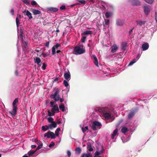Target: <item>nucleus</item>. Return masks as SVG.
Segmentation results:
<instances>
[{
    "instance_id": "obj_1",
    "label": "nucleus",
    "mask_w": 157,
    "mask_h": 157,
    "mask_svg": "<svg viewBox=\"0 0 157 157\" xmlns=\"http://www.w3.org/2000/svg\"><path fill=\"white\" fill-rule=\"evenodd\" d=\"M16 25L17 28V34H18V41L21 40L22 42V46L23 48V51L24 52L27 51L28 49V43L26 41L24 42L22 36V31L21 29V28L19 30L18 29V27L20 25V20L18 18V17H17L16 18ZM17 49L18 52H19V50L18 48V43H17Z\"/></svg>"
},
{
    "instance_id": "obj_2",
    "label": "nucleus",
    "mask_w": 157,
    "mask_h": 157,
    "mask_svg": "<svg viewBox=\"0 0 157 157\" xmlns=\"http://www.w3.org/2000/svg\"><path fill=\"white\" fill-rule=\"evenodd\" d=\"M97 110L101 113L103 117L105 119H108L111 118L110 110L108 107H99Z\"/></svg>"
},
{
    "instance_id": "obj_3",
    "label": "nucleus",
    "mask_w": 157,
    "mask_h": 157,
    "mask_svg": "<svg viewBox=\"0 0 157 157\" xmlns=\"http://www.w3.org/2000/svg\"><path fill=\"white\" fill-rule=\"evenodd\" d=\"M85 49L83 46L80 45L75 47L73 49V54L75 55H81L85 52Z\"/></svg>"
},
{
    "instance_id": "obj_4",
    "label": "nucleus",
    "mask_w": 157,
    "mask_h": 157,
    "mask_svg": "<svg viewBox=\"0 0 157 157\" xmlns=\"http://www.w3.org/2000/svg\"><path fill=\"white\" fill-rule=\"evenodd\" d=\"M54 91V93L50 95V97L51 98L53 99L55 102H56L59 100L60 98L59 89L58 88H55Z\"/></svg>"
},
{
    "instance_id": "obj_5",
    "label": "nucleus",
    "mask_w": 157,
    "mask_h": 157,
    "mask_svg": "<svg viewBox=\"0 0 157 157\" xmlns=\"http://www.w3.org/2000/svg\"><path fill=\"white\" fill-rule=\"evenodd\" d=\"M91 126L92 129L94 130H98L101 128V124L98 121H93Z\"/></svg>"
},
{
    "instance_id": "obj_6",
    "label": "nucleus",
    "mask_w": 157,
    "mask_h": 157,
    "mask_svg": "<svg viewBox=\"0 0 157 157\" xmlns=\"http://www.w3.org/2000/svg\"><path fill=\"white\" fill-rule=\"evenodd\" d=\"M138 110V109L137 108L132 109L131 110L128 115V119H130L132 118Z\"/></svg>"
},
{
    "instance_id": "obj_7",
    "label": "nucleus",
    "mask_w": 157,
    "mask_h": 157,
    "mask_svg": "<svg viewBox=\"0 0 157 157\" xmlns=\"http://www.w3.org/2000/svg\"><path fill=\"white\" fill-rule=\"evenodd\" d=\"M44 137H47L48 138H51L52 139H54L55 137V135L54 133L52 132L48 131L44 134Z\"/></svg>"
},
{
    "instance_id": "obj_8",
    "label": "nucleus",
    "mask_w": 157,
    "mask_h": 157,
    "mask_svg": "<svg viewBox=\"0 0 157 157\" xmlns=\"http://www.w3.org/2000/svg\"><path fill=\"white\" fill-rule=\"evenodd\" d=\"M51 111L52 113V116L55 115L56 113H58L59 111V109L58 105H55L52 107Z\"/></svg>"
},
{
    "instance_id": "obj_9",
    "label": "nucleus",
    "mask_w": 157,
    "mask_h": 157,
    "mask_svg": "<svg viewBox=\"0 0 157 157\" xmlns=\"http://www.w3.org/2000/svg\"><path fill=\"white\" fill-rule=\"evenodd\" d=\"M60 45L59 44L56 43L54 45L52 48V54L54 55L56 53V50L59 49L60 47Z\"/></svg>"
},
{
    "instance_id": "obj_10",
    "label": "nucleus",
    "mask_w": 157,
    "mask_h": 157,
    "mask_svg": "<svg viewBox=\"0 0 157 157\" xmlns=\"http://www.w3.org/2000/svg\"><path fill=\"white\" fill-rule=\"evenodd\" d=\"M128 1L134 6H140L141 5V2L139 0H128Z\"/></svg>"
},
{
    "instance_id": "obj_11",
    "label": "nucleus",
    "mask_w": 157,
    "mask_h": 157,
    "mask_svg": "<svg viewBox=\"0 0 157 157\" xmlns=\"http://www.w3.org/2000/svg\"><path fill=\"white\" fill-rule=\"evenodd\" d=\"M144 13L146 15H148L151 10V7L148 6H145L143 7Z\"/></svg>"
},
{
    "instance_id": "obj_12",
    "label": "nucleus",
    "mask_w": 157,
    "mask_h": 157,
    "mask_svg": "<svg viewBox=\"0 0 157 157\" xmlns=\"http://www.w3.org/2000/svg\"><path fill=\"white\" fill-rule=\"evenodd\" d=\"M17 107H13V110L12 111L9 112L12 116H14L16 115L17 113Z\"/></svg>"
},
{
    "instance_id": "obj_13",
    "label": "nucleus",
    "mask_w": 157,
    "mask_h": 157,
    "mask_svg": "<svg viewBox=\"0 0 157 157\" xmlns=\"http://www.w3.org/2000/svg\"><path fill=\"white\" fill-rule=\"evenodd\" d=\"M124 21L123 20L120 19H117L116 20V24L118 26H122L123 25Z\"/></svg>"
},
{
    "instance_id": "obj_14",
    "label": "nucleus",
    "mask_w": 157,
    "mask_h": 157,
    "mask_svg": "<svg viewBox=\"0 0 157 157\" xmlns=\"http://www.w3.org/2000/svg\"><path fill=\"white\" fill-rule=\"evenodd\" d=\"M149 47V45L148 43H146L143 44L142 46V50L145 51L148 49Z\"/></svg>"
},
{
    "instance_id": "obj_15",
    "label": "nucleus",
    "mask_w": 157,
    "mask_h": 157,
    "mask_svg": "<svg viewBox=\"0 0 157 157\" xmlns=\"http://www.w3.org/2000/svg\"><path fill=\"white\" fill-rule=\"evenodd\" d=\"M23 13L24 15H27L29 19H31L33 18L32 14L28 10H25L24 11Z\"/></svg>"
},
{
    "instance_id": "obj_16",
    "label": "nucleus",
    "mask_w": 157,
    "mask_h": 157,
    "mask_svg": "<svg viewBox=\"0 0 157 157\" xmlns=\"http://www.w3.org/2000/svg\"><path fill=\"white\" fill-rule=\"evenodd\" d=\"M64 77L65 79L68 81H69L71 79V75L69 71L67 72H65L64 74Z\"/></svg>"
},
{
    "instance_id": "obj_17",
    "label": "nucleus",
    "mask_w": 157,
    "mask_h": 157,
    "mask_svg": "<svg viewBox=\"0 0 157 157\" xmlns=\"http://www.w3.org/2000/svg\"><path fill=\"white\" fill-rule=\"evenodd\" d=\"M36 151H34L33 150H31L29 151L27 154H25L22 157H29L30 156L33 154Z\"/></svg>"
},
{
    "instance_id": "obj_18",
    "label": "nucleus",
    "mask_w": 157,
    "mask_h": 157,
    "mask_svg": "<svg viewBox=\"0 0 157 157\" xmlns=\"http://www.w3.org/2000/svg\"><path fill=\"white\" fill-rule=\"evenodd\" d=\"M118 47L116 44H113L111 47V52L112 53L116 52L118 49Z\"/></svg>"
},
{
    "instance_id": "obj_19",
    "label": "nucleus",
    "mask_w": 157,
    "mask_h": 157,
    "mask_svg": "<svg viewBox=\"0 0 157 157\" xmlns=\"http://www.w3.org/2000/svg\"><path fill=\"white\" fill-rule=\"evenodd\" d=\"M92 59L93 60V62H94V63L95 64V65L97 67H98V59H97V58L96 56L95 55H94L92 57Z\"/></svg>"
},
{
    "instance_id": "obj_20",
    "label": "nucleus",
    "mask_w": 157,
    "mask_h": 157,
    "mask_svg": "<svg viewBox=\"0 0 157 157\" xmlns=\"http://www.w3.org/2000/svg\"><path fill=\"white\" fill-rule=\"evenodd\" d=\"M57 126V124L55 121H53L52 123L48 124V128L50 129H52L53 128H55Z\"/></svg>"
},
{
    "instance_id": "obj_21",
    "label": "nucleus",
    "mask_w": 157,
    "mask_h": 157,
    "mask_svg": "<svg viewBox=\"0 0 157 157\" xmlns=\"http://www.w3.org/2000/svg\"><path fill=\"white\" fill-rule=\"evenodd\" d=\"M47 10L49 11H50L53 12H56L58 10V9L57 8L53 7H48L47 8Z\"/></svg>"
},
{
    "instance_id": "obj_22",
    "label": "nucleus",
    "mask_w": 157,
    "mask_h": 157,
    "mask_svg": "<svg viewBox=\"0 0 157 157\" xmlns=\"http://www.w3.org/2000/svg\"><path fill=\"white\" fill-rule=\"evenodd\" d=\"M113 14V13L112 12L107 11L105 13V15L106 18H108L112 17Z\"/></svg>"
},
{
    "instance_id": "obj_23",
    "label": "nucleus",
    "mask_w": 157,
    "mask_h": 157,
    "mask_svg": "<svg viewBox=\"0 0 157 157\" xmlns=\"http://www.w3.org/2000/svg\"><path fill=\"white\" fill-rule=\"evenodd\" d=\"M127 43L125 42H122L121 44V48L123 51H125L127 49Z\"/></svg>"
},
{
    "instance_id": "obj_24",
    "label": "nucleus",
    "mask_w": 157,
    "mask_h": 157,
    "mask_svg": "<svg viewBox=\"0 0 157 157\" xmlns=\"http://www.w3.org/2000/svg\"><path fill=\"white\" fill-rule=\"evenodd\" d=\"M136 22L137 25L140 26H141L142 25H144L146 23L145 21H141L140 20H138L136 21Z\"/></svg>"
},
{
    "instance_id": "obj_25",
    "label": "nucleus",
    "mask_w": 157,
    "mask_h": 157,
    "mask_svg": "<svg viewBox=\"0 0 157 157\" xmlns=\"http://www.w3.org/2000/svg\"><path fill=\"white\" fill-rule=\"evenodd\" d=\"M35 62L39 66H40L41 64H40V63H41V59L39 57H36V59H34Z\"/></svg>"
},
{
    "instance_id": "obj_26",
    "label": "nucleus",
    "mask_w": 157,
    "mask_h": 157,
    "mask_svg": "<svg viewBox=\"0 0 157 157\" xmlns=\"http://www.w3.org/2000/svg\"><path fill=\"white\" fill-rule=\"evenodd\" d=\"M18 102V98H16L15 99L13 102L12 105L13 107H17V104Z\"/></svg>"
},
{
    "instance_id": "obj_27",
    "label": "nucleus",
    "mask_w": 157,
    "mask_h": 157,
    "mask_svg": "<svg viewBox=\"0 0 157 157\" xmlns=\"http://www.w3.org/2000/svg\"><path fill=\"white\" fill-rule=\"evenodd\" d=\"M118 132V129H116L113 131V133L111 135V138L112 139H113L115 136H116L117 133Z\"/></svg>"
},
{
    "instance_id": "obj_28",
    "label": "nucleus",
    "mask_w": 157,
    "mask_h": 157,
    "mask_svg": "<svg viewBox=\"0 0 157 157\" xmlns=\"http://www.w3.org/2000/svg\"><path fill=\"white\" fill-rule=\"evenodd\" d=\"M32 12L34 15L38 14L41 13V12L40 10L34 9L32 10Z\"/></svg>"
},
{
    "instance_id": "obj_29",
    "label": "nucleus",
    "mask_w": 157,
    "mask_h": 157,
    "mask_svg": "<svg viewBox=\"0 0 157 157\" xmlns=\"http://www.w3.org/2000/svg\"><path fill=\"white\" fill-rule=\"evenodd\" d=\"M81 157H92V155L90 153H83Z\"/></svg>"
},
{
    "instance_id": "obj_30",
    "label": "nucleus",
    "mask_w": 157,
    "mask_h": 157,
    "mask_svg": "<svg viewBox=\"0 0 157 157\" xmlns=\"http://www.w3.org/2000/svg\"><path fill=\"white\" fill-rule=\"evenodd\" d=\"M128 131L127 128L125 127H123L121 130L122 133L125 134Z\"/></svg>"
},
{
    "instance_id": "obj_31",
    "label": "nucleus",
    "mask_w": 157,
    "mask_h": 157,
    "mask_svg": "<svg viewBox=\"0 0 157 157\" xmlns=\"http://www.w3.org/2000/svg\"><path fill=\"white\" fill-rule=\"evenodd\" d=\"M92 33V32L91 31H90V30H87V31H84L83 33V34L84 35L91 34Z\"/></svg>"
},
{
    "instance_id": "obj_32",
    "label": "nucleus",
    "mask_w": 157,
    "mask_h": 157,
    "mask_svg": "<svg viewBox=\"0 0 157 157\" xmlns=\"http://www.w3.org/2000/svg\"><path fill=\"white\" fill-rule=\"evenodd\" d=\"M75 153L77 154H79L81 151V149L80 147L76 148L75 150Z\"/></svg>"
},
{
    "instance_id": "obj_33",
    "label": "nucleus",
    "mask_w": 157,
    "mask_h": 157,
    "mask_svg": "<svg viewBox=\"0 0 157 157\" xmlns=\"http://www.w3.org/2000/svg\"><path fill=\"white\" fill-rule=\"evenodd\" d=\"M59 108L62 112H64L65 111V107L63 104H61L59 106Z\"/></svg>"
},
{
    "instance_id": "obj_34",
    "label": "nucleus",
    "mask_w": 157,
    "mask_h": 157,
    "mask_svg": "<svg viewBox=\"0 0 157 157\" xmlns=\"http://www.w3.org/2000/svg\"><path fill=\"white\" fill-rule=\"evenodd\" d=\"M137 61V60L136 59H133L129 63V64L128 66H131L134 63H135Z\"/></svg>"
},
{
    "instance_id": "obj_35",
    "label": "nucleus",
    "mask_w": 157,
    "mask_h": 157,
    "mask_svg": "<svg viewBox=\"0 0 157 157\" xmlns=\"http://www.w3.org/2000/svg\"><path fill=\"white\" fill-rule=\"evenodd\" d=\"M60 129L59 128H58L56 130L55 133V134H56V136H58L59 135V132L60 131Z\"/></svg>"
},
{
    "instance_id": "obj_36",
    "label": "nucleus",
    "mask_w": 157,
    "mask_h": 157,
    "mask_svg": "<svg viewBox=\"0 0 157 157\" xmlns=\"http://www.w3.org/2000/svg\"><path fill=\"white\" fill-rule=\"evenodd\" d=\"M82 130L83 133L86 132L87 130H88V127L87 126H85V127H82Z\"/></svg>"
},
{
    "instance_id": "obj_37",
    "label": "nucleus",
    "mask_w": 157,
    "mask_h": 157,
    "mask_svg": "<svg viewBox=\"0 0 157 157\" xmlns=\"http://www.w3.org/2000/svg\"><path fill=\"white\" fill-rule=\"evenodd\" d=\"M22 2L26 5H29V0H23Z\"/></svg>"
},
{
    "instance_id": "obj_38",
    "label": "nucleus",
    "mask_w": 157,
    "mask_h": 157,
    "mask_svg": "<svg viewBox=\"0 0 157 157\" xmlns=\"http://www.w3.org/2000/svg\"><path fill=\"white\" fill-rule=\"evenodd\" d=\"M146 2L149 4H152L154 1V0H144Z\"/></svg>"
},
{
    "instance_id": "obj_39",
    "label": "nucleus",
    "mask_w": 157,
    "mask_h": 157,
    "mask_svg": "<svg viewBox=\"0 0 157 157\" xmlns=\"http://www.w3.org/2000/svg\"><path fill=\"white\" fill-rule=\"evenodd\" d=\"M48 125H46L45 126H42V129L43 131H46L48 129Z\"/></svg>"
},
{
    "instance_id": "obj_40",
    "label": "nucleus",
    "mask_w": 157,
    "mask_h": 157,
    "mask_svg": "<svg viewBox=\"0 0 157 157\" xmlns=\"http://www.w3.org/2000/svg\"><path fill=\"white\" fill-rule=\"evenodd\" d=\"M105 20V24H104L106 25H109V19H104Z\"/></svg>"
},
{
    "instance_id": "obj_41",
    "label": "nucleus",
    "mask_w": 157,
    "mask_h": 157,
    "mask_svg": "<svg viewBox=\"0 0 157 157\" xmlns=\"http://www.w3.org/2000/svg\"><path fill=\"white\" fill-rule=\"evenodd\" d=\"M134 29V27H133L132 29H131L129 31V35L130 36H133V35L132 34L133 30Z\"/></svg>"
},
{
    "instance_id": "obj_42",
    "label": "nucleus",
    "mask_w": 157,
    "mask_h": 157,
    "mask_svg": "<svg viewBox=\"0 0 157 157\" xmlns=\"http://www.w3.org/2000/svg\"><path fill=\"white\" fill-rule=\"evenodd\" d=\"M63 84L66 87H67L69 85V84L67 81L65 80H64L63 81Z\"/></svg>"
},
{
    "instance_id": "obj_43",
    "label": "nucleus",
    "mask_w": 157,
    "mask_h": 157,
    "mask_svg": "<svg viewBox=\"0 0 157 157\" xmlns=\"http://www.w3.org/2000/svg\"><path fill=\"white\" fill-rule=\"evenodd\" d=\"M47 119H48V121L49 122L52 123L53 121H53V118H52V117H48L47 118Z\"/></svg>"
},
{
    "instance_id": "obj_44",
    "label": "nucleus",
    "mask_w": 157,
    "mask_h": 157,
    "mask_svg": "<svg viewBox=\"0 0 157 157\" xmlns=\"http://www.w3.org/2000/svg\"><path fill=\"white\" fill-rule=\"evenodd\" d=\"M87 149L90 151H92L93 150V149L92 148L90 145H88Z\"/></svg>"
},
{
    "instance_id": "obj_45",
    "label": "nucleus",
    "mask_w": 157,
    "mask_h": 157,
    "mask_svg": "<svg viewBox=\"0 0 157 157\" xmlns=\"http://www.w3.org/2000/svg\"><path fill=\"white\" fill-rule=\"evenodd\" d=\"M77 1L79 2L82 4L84 5L85 4L86 1L84 0H77Z\"/></svg>"
},
{
    "instance_id": "obj_46",
    "label": "nucleus",
    "mask_w": 157,
    "mask_h": 157,
    "mask_svg": "<svg viewBox=\"0 0 157 157\" xmlns=\"http://www.w3.org/2000/svg\"><path fill=\"white\" fill-rule=\"evenodd\" d=\"M88 1L92 3H97L98 2V0H88Z\"/></svg>"
},
{
    "instance_id": "obj_47",
    "label": "nucleus",
    "mask_w": 157,
    "mask_h": 157,
    "mask_svg": "<svg viewBox=\"0 0 157 157\" xmlns=\"http://www.w3.org/2000/svg\"><path fill=\"white\" fill-rule=\"evenodd\" d=\"M42 146H43V144H42L39 145H38L37 146V147L36 148V150L35 151H36L38 150H39V149H40L42 147Z\"/></svg>"
},
{
    "instance_id": "obj_48",
    "label": "nucleus",
    "mask_w": 157,
    "mask_h": 157,
    "mask_svg": "<svg viewBox=\"0 0 157 157\" xmlns=\"http://www.w3.org/2000/svg\"><path fill=\"white\" fill-rule=\"evenodd\" d=\"M31 4L33 6L37 5V4L36 2L34 0H32L31 1Z\"/></svg>"
},
{
    "instance_id": "obj_49",
    "label": "nucleus",
    "mask_w": 157,
    "mask_h": 157,
    "mask_svg": "<svg viewBox=\"0 0 157 157\" xmlns=\"http://www.w3.org/2000/svg\"><path fill=\"white\" fill-rule=\"evenodd\" d=\"M66 8L65 5H62L60 7V9L61 10H64L66 9Z\"/></svg>"
},
{
    "instance_id": "obj_50",
    "label": "nucleus",
    "mask_w": 157,
    "mask_h": 157,
    "mask_svg": "<svg viewBox=\"0 0 157 157\" xmlns=\"http://www.w3.org/2000/svg\"><path fill=\"white\" fill-rule=\"evenodd\" d=\"M86 38V36H83V37L81 38V42L83 43L84 42H85Z\"/></svg>"
},
{
    "instance_id": "obj_51",
    "label": "nucleus",
    "mask_w": 157,
    "mask_h": 157,
    "mask_svg": "<svg viewBox=\"0 0 157 157\" xmlns=\"http://www.w3.org/2000/svg\"><path fill=\"white\" fill-rule=\"evenodd\" d=\"M103 150V149L102 148V151H101L100 152L96 151L95 153V155L96 156H97V155H100L101 154V153H102Z\"/></svg>"
},
{
    "instance_id": "obj_52",
    "label": "nucleus",
    "mask_w": 157,
    "mask_h": 157,
    "mask_svg": "<svg viewBox=\"0 0 157 157\" xmlns=\"http://www.w3.org/2000/svg\"><path fill=\"white\" fill-rule=\"evenodd\" d=\"M46 65L45 63H43L42 66V69L43 70H45L46 69Z\"/></svg>"
},
{
    "instance_id": "obj_53",
    "label": "nucleus",
    "mask_w": 157,
    "mask_h": 157,
    "mask_svg": "<svg viewBox=\"0 0 157 157\" xmlns=\"http://www.w3.org/2000/svg\"><path fill=\"white\" fill-rule=\"evenodd\" d=\"M132 151H131V150L130 151L129 150L128 151V155H129V156H131L132 155Z\"/></svg>"
},
{
    "instance_id": "obj_54",
    "label": "nucleus",
    "mask_w": 157,
    "mask_h": 157,
    "mask_svg": "<svg viewBox=\"0 0 157 157\" xmlns=\"http://www.w3.org/2000/svg\"><path fill=\"white\" fill-rule=\"evenodd\" d=\"M67 154L68 156L70 157L71 155V153L69 150H67Z\"/></svg>"
},
{
    "instance_id": "obj_55",
    "label": "nucleus",
    "mask_w": 157,
    "mask_h": 157,
    "mask_svg": "<svg viewBox=\"0 0 157 157\" xmlns=\"http://www.w3.org/2000/svg\"><path fill=\"white\" fill-rule=\"evenodd\" d=\"M55 102V101H51L50 102V104H51V107H52V106H53L54 105H54V104L55 103V102Z\"/></svg>"
},
{
    "instance_id": "obj_56",
    "label": "nucleus",
    "mask_w": 157,
    "mask_h": 157,
    "mask_svg": "<svg viewBox=\"0 0 157 157\" xmlns=\"http://www.w3.org/2000/svg\"><path fill=\"white\" fill-rule=\"evenodd\" d=\"M140 56H141V54H138V55H137V56L136 57V59L137 60V61L140 58Z\"/></svg>"
},
{
    "instance_id": "obj_57",
    "label": "nucleus",
    "mask_w": 157,
    "mask_h": 157,
    "mask_svg": "<svg viewBox=\"0 0 157 157\" xmlns=\"http://www.w3.org/2000/svg\"><path fill=\"white\" fill-rule=\"evenodd\" d=\"M55 145V144L53 142H52L49 145V147H52V146H54Z\"/></svg>"
},
{
    "instance_id": "obj_58",
    "label": "nucleus",
    "mask_w": 157,
    "mask_h": 157,
    "mask_svg": "<svg viewBox=\"0 0 157 157\" xmlns=\"http://www.w3.org/2000/svg\"><path fill=\"white\" fill-rule=\"evenodd\" d=\"M155 19L156 22H157V10L155 12Z\"/></svg>"
},
{
    "instance_id": "obj_59",
    "label": "nucleus",
    "mask_w": 157,
    "mask_h": 157,
    "mask_svg": "<svg viewBox=\"0 0 157 157\" xmlns=\"http://www.w3.org/2000/svg\"><path fill=\"white\" fill-rule=\"evenodd\" d=\"M48 115L49 116H51L52 115V113L50 111H48Z\"/></svg>"
},
{
    "instance_id": "obj_60",
    "label": "nucleus",
    "mask_w": 157,
    "mask_h": 157,
    "mask_svg": "<svg viewBox=\"0 0 157 157\" xmlns=\"http://www.w3.org/2000/svg\"><path fill=\"white\" fill-rule=\"evenodd\" d=\"M10 12L12 13V15H14V10L13 9H12L10 10Z\"/></svg>"
},
{
    "instance_id": "obj_61",
    "label": "nucleus",
    "mask_w": 157,
    "mask_h": 157,
    "mask_svg": "<svg viewBox=\"0 0 157 157\" xmlns=\"http://www.w3.org/2000/svg\"><path fill=\"white\" fill-rule=\"evenodd\" d=\"M45 46L47 47H48L49 46V42H47L46 43Z\"/></svg>"
},
{
    "instance_id": "obj_62",
    "label": "nucleus",
    "mask_w": 157,
    "mask_h": 157,
    "mask_svg": "<svg viewBox=\"0 0 157 157\" xmlns=\"http://www.w3.org/2000/svg\"><path fill=\"white\" fill-rule=\"evenodd\" d=\"M36 147V146L35 145H32L31 146V147L32 149H34Z\"/></svg>"
},
{
    "instance_id": "obj_63",
    "label": "nucleus",
    "mask_w": 157,
    "mask_h": 157,
    "mask_svg": "<svg viewBox=\"0 0 157 157\" xmlns=\"http://www.w3.org/2000/svg\"><path fill=\"white\" fill-rule=\"evenodd\" d=\"M57 124H60L61 123V121L60 120H58L57 121Z\"/></svg>"
},
{
    "instance_id": "obj_64",
    "label": "nucleus",
    "mask_w": 157,
    "mask_h": 157,
    "mask_svg": "<svg viewBox=\"0 0 157 157\" xmlns=\"http://www.w3.org/2000/svg\"><path fill=\"white\" fill-rule=\"evenodd\" d=\"M15 74L17 76L18 75V73L17 70H16L15 71Z\"/></svg>"
}]
</instances>
